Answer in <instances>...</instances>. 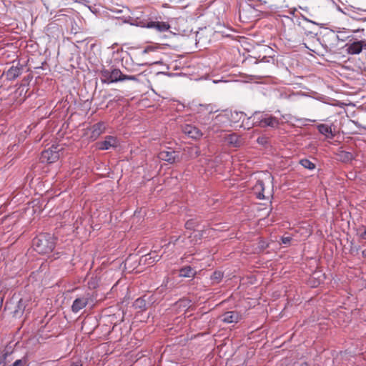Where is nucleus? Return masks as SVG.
<instances>
[{"label":"nucleus","mask_w":366,"mask_h":366,"mask_svg":"<svg viewBox=\"0 0 366 366\" xmlns=\"http://www.w3.org/2000/svg\"><path fill=\"white\" fill-rule=\"evenodd\" d=\"M56 238L50 233H40L32 240V246L39 254H49L55 248Z\"/></svg>","instance_id":"nucleus-1"},{"label":"nucleus","mask_w":366,"mask_h":366,"mask_svg":"<svg viewBox=\"0 0 366 366\" xmlns=\"http://www.w3.org/2000/svg\"><path fill=\"white\" fill-rule=\"evenodd\" d=\"M99 73L101 81L104 84H109L124 81V74H122L119 69L115 68L113 66L110 69H106L105 66H102Z\"/></svg>","instance_id":"nucleus-2"},{"label":"nucleus","mask_w":366,"mask_h":366,"mask_svg":"<svg viewBox=\"0 0 366 366\" xmlns=\"http://www.w3.org/2000/svg\"><path fill=\"white\" fill-rule=\"evenodd\" d=\"M317 40L326 51H332L338 46L337 33L334 30L327 28L324 29L322 36L318 38Z\"/></svg>","instance_id":"nucleus-3"},{"label":"nucleus","mask_w":366,"mask_h":366,"mask_svg":"<svg viewBox=\"0 0 366 366\" xmlns=\"http://www.w3.org/2000/svg\"><path fill=\"white\" fill-rule=\"evenodd\" d=\"M158 158L168 164H172L180 161L179 152L171 147L162 149L157 155Z\"/></svg>","instance_id":"nucleus-4"},{"label":"nucleus","mask_w":366,"mask_h":366,"mask_svg":"<svg viewBox=\"0 0 366 366\" xmlns=\"http://www.w3.org/2000/svg\"><path fill=\"white\" fill-rule=\"evenodd\" d=\"M157 301L154 295H144L137 298L133 303V307L139 312L146 311L149 307L152 306Z\"/></svg>","instance_id":"nucleus-5"},{"label":"nucleus","mask_w":366,"mask_h":366,"mask_svg":"<svg viewBox=\"0 0 366 366\" xmlns=\"http://www.w3.org/2000/svg\"><path fill=\"white\" fill-rule=\"evenodd\" d=\"M345 47L349 54H359L363 50H366V41L354 39L352 41H348Z\"/></svg>","instance_id":"nucleus-6"},{"label":"nucleus","mask_w":366,"mask_h":366,"mask_svg":"<svg viewBox=\"0 0 366 366\" xmlns=\"http://www.w3.org/2000/svg\"><path fill=\"white\" fill-rule=\"evenodd\" d=\"M91 298L92 295L89 292L84 293L81 296L76 297L71 305V311L75 314L78 313L88 305Z\"/></svg>","instance_id":"nucleus-7"},{"label":"nucleus","mask_w":366,"mask_h":366,"mask_svg":"<svg viewBox=\"0 0 366 366\" xmlns=\"http://www.w3.org/2000/svg\"><path fill=\"white\" fill-rule=\"evenodd\" d=\"M221 322L226 324H235L239 322L242 319V315L237 310L227 311L219 316Z\"/></svg>","instance_id":"nucleus-8"},{"label":"nucleus","mask_w":366,"mask_h":366,"mask_svg":"<svg viewBox=\"0 0 366 366\" xmlns=\"http://www.w3.org/2000/svg\"><path fill=\"white\" fill-rule=\"evenodd\" d=\"M59 158V154L56 147H51L41 152V161L51 164L57 161Z\"/></svg>","instance_id":"nucleus-9"},{"label":"nucleus","mask_w":366,"mask_h":366,"mask_svg":"<svg viewBox=\"0 0 366 366\" xmlns=\"http://www.w3.org/2000/svg\"><path fill=\"white\" fill-rule=\"evenodd\" d=\"M182 130L185 135L193 139H199L203 135V133L199 128L192 124L182 126Z\"/></svg>","instance_id":"nucleus-10"},{"label":"nucleus","mask_w":366,"mask_h":366,"mask_svg":"<svg viewBox=\"0 0 366 366\" xmlns=\"http://www.w3.org/2000/svg\"><path fill=\"white\" fill-rule=\"evenodd\" d=\"M302 19L304 21L306 22V24H302L301 26H302V29L304 30L305 34L307 36H309V35L317 36V33L314 31V30L312 29L310 25L320 26V27L323 26L322 24H320L316 21H314L312 20H310L303 15L302 16Z\"/></svg>","instance_id":"nucleus-11"},{"label":"nucleus","mask_w":366,"mask_h":366,"mask_svg":"<svg viewBox=\"0 0 366 366\" xmlns=\"http://www.w3.org/2000/svg\"><path fill=\"white\" fill-rule=\"evenodd\" d=\"M29 302V300L26 298H21L18 300L13 310L15 317H21L23 315Z\"/></svg>","instance_id":"nucleus-12"},{"label":"nucleus","mask_w":366,"mask_h":366,"mask_svg":"<svg viewBox=\"0 0 366 366\" xmlns=\"http://www.w3.org/2000/svg\"><path fill=\"white\" fill-rule=\"evenodd\" d=\"M117 139L113 136H107L105 139L99 143V149L101 150H108L111 148L117 147Z\"/></svg>","instance_id":"nucleus-13"},{"label":"nucleus","mask_w":366,"mask_h":366,"mask_svg":"<svg viewBox=\"0 0 366 366\" xmlns=\"http://www.w3.org/2000/svg\"><path fill=\"white\" fill-rule=\"evenodd\" d=\"M23 71V66L19 63L16 66H11L6 72V77L9 81H13L19 76Z\"/></svg>","instance_id":"nucleus-14"},{"label":"nucleus","mask_w":366,"mask_h":366,"mask_svg":"<svg viewBox=\"0 0 366 366\" xmlns=\"http://www.w3.org/2000/svg\"><path fill=\"white\" fill-rule=\"evenodd\" d=\"M161 256H159L155 252L149 253L146 255L142 256L139 259V264L147 266L152 265L154 263L159 261Z\"/></svg>","instance_id":"nucleus-15"},{"label":"nucleus","mask_w":366,"mask_h":366,"mask_svg":"<svg viewBox=\"0 0 366 366\" xmlns=\"http://www.w3.org/2000/svg\"><path fill=\"white\" fill-rule=\"evenodd\" d=\"M105 130L104 122H99L94 125H92L90 128L91 135L90 138L93 140L97 139Z\"/></svg>","instance_id":"nucleus-16"},{"label":"nucleus","mask_w":366,"mask_h":366,"mask_svg":"<svg viewBox=\"0 0 366 366\" xmlns=\"http://www.w3.org/2000/svg\"><path fill=\"white\" fill-rule=\"evenodd\" d=\"M335 154L337 160L343 163L350 162L355 159L353 153L345 151L341 147L337 149Z\"/></svg>","instance_id":"nucleus-17"},{"label":"nucleus","mask_w":366,"mask_h":366,"mask_svg":"<svg viewBox=\"0 0 366 366\" xmlns=\"http://www.w3.org/2000/svg\"><path fill=\"white\" fill-rule=\"evenodd\" d=\"M332 126L326 124H320L317 125L318 132L324 135L326 139H332L335 137V134L332 132Z\"/></svg>","instance_id":"nucleus-18"},{"label":"nucleus","mask_w":366,"mask_h":366,"mask_svg":"<svg viewBox=\"0 0 366 366\" xmlns=\"http://www.w3.org/2000/svg\"><path fill=\"white\" fill-rule=\"evenodd\" d=\"M145 26L149 29H155L156 30L161 32L167 31L170 27L169 25L166 22L154 21L147 22Z\"/></svg>","instance_id":"nucleus-19"},{"label":"nucleus","mask_w":366,"mask_h":366,"mask_svg":"<svg viewBox=\"0 0 366 366\" xmlns=\"http://www.w3.org/2000/svg\"><path fill=\"white\" fill-rule=\"evenodd\" d=\"M196 274V269L190 265L183 266L179 269V277H180L194 278Z\"/></svg>","instance_id":"nucleus-20"},{"label":"nucleus","mask_w":366,"mask_h":366,"mask_svg":"<svg viewBox=\"0 0 366 366\" xmlns=\"http://www.w3.org/2000/svg\"><path fill=\"white\" fill-rule=\"evenodd\" d=\"M227 144L233 147H240L242 144L241 137L235 133L229 134L225 137Z\"/></svg>","instance_id":"nucleus-21"},{"label":"nucleus","mask_w":366,"mask_h":366,"mask_svg":"<svg viewBox=\"0 0 366 366\" xmlns=\"http://www.w3.org/2000/svg\"><path fill=\"white\" fill-rule=\"evenodd\" d=\"M279 124V120L277 117L269 116L268 114H265L264 120L262 124H261V127H277Z\"/></svg>","instance_id":"nucleus-22"},{"label":"nucleus","mask_w":366,"mask_h":366,"mask_svg":"<svg viewBox=\"0 0 366 366\" xmlns=\"http://www.w3.org/2000/svg\"><path fill=\"white\" fill-rule=\"evenodd\" d=\"M337 36H338V43L340 41L344 42L346 41H352L354 39V37L352 34H350L346 29H342L341 31H337Z\"/></svg>","instance_id":"nucleus-23"},{"label":"nucleus","mask_w":366,"mask_h":366,"mask_svg":"<svg viewBox=\"0 0 366 366\" xmlns=\"http://www.w3.org/2000/svg\"><path fill=\"white\" fill-rule=\"evenodd\" d=\"M255 126H256V124L252 119V116L243 117V119L242 120V125H241L242 127H243L244 129L248 130Z\"/></svg>","instance_id":"nucleus-24"},{"label":"nucleus","mask_w":366,"mask_h":366,"mask_svg":"<svg viewBox=\"0 0 366 366\" xmlns=\"http://www.w3.org/2000/svg\"><path fill=\"white\" fill-rule=\"evenodd\" d=\"M264 115L265 114L259 111H256L252 114V119L255 122L256 126L261 127V124L263 122Z\"/></svg>","instance_id":"nucleus-25"},{"label":"nucleus","mask_w":366,"mask_h":366,"mask_svg":"<svg viewBox=\"0 0 366 366\" xmlns=\"http://www.w3.org/2000/svg\"><path fill=\"white\" fill-rule=\"evenodd\" d=\"M224 277V272L220 270H215L211 275L210 280L212 284L219 283Z\"/></svg>","instance_id":"nucleus-26"},{"label":"nucleus","mask_w":366,"mask_h":366,"mask_svg":"<svg viewBox=\"0 0 366 366\" xmlns=\"http://www.w3.org/2000/svg\"><path fill=\"white\" fill-rule=\"evenodd\" d=\"M300 164L309 170H314L316 168L315 164L308 159H302L300 160Z\"/></svg>","instance_id":"nucleus-27"},{"label":"nucleus","mask_w":366,"mask_h":366,"mask_svg":"<svg viewBox=\"0 0 366 366\" xmlns=\"http://www.w3.org/2000/svg\"><path fill=\"white\" fill-rule=\"evenodd\" d=\"M199 222L196 219H189L185 222V228L189 230H193L199 225Z\"/></svg>","instance_id":"nucleus-28"},{"label":"nucleus","mask_w":366,"mask_h":366,"mask_svg":"<svg viewBox=\"0 0 366 366\" xmlns=\"http://www.w3.org/2000/svg\"><path fill=\"white\" fill-rule=\"evenodd\" d=\"M350 11H352V13H348L347 15L351 17L352 19H355V20H357L359 21L360 20V17H358L357 16V11H364V12H366V9H362L360 8H356V7H354L352 6H350Z\"/></svg>","instance_id":"nucleus-29"},{"label":"nucleus","mask_w":366,"mask_h":366,"mask_svg":"<svg viewBox=\"0 0 366 366\" xmlns=\"http://www.w3.org/2000/svg\"><path fill=\"white\" fill-rule=\"evenodd\" d=\"M29 360L26 355L24 356L22 358L16 360L13 362L11 366H28Z\"/></svg>","instance_id":"nucleus-30"},{"label":"nucleus","mask_w":366,"mask_h":366,"mask_svg":"<svg viewBox=\"0 0 366 366\" xmlns=\"http://www.w3.org/2000/svg\"><path fill=\"white\" fill-rule=\"evenodd\" d=\"M88 287L91 290L96 289L99 286V280L97 276L92 277L87 282Z\"/></svg>","instance_id":"nucleus-31"},{"label":"nucleus","mask_w":366,"mask_h":366,"mask_svg":"<svg viewBox=\"0 0 366 366\" xmlns=\"http://www.w3.org/2000/svg\"><path fill=\"white\" fill-rule=\"evenodd\" d=\"M357 234L360 239L366 241V227L360 225L357 229Z\"/></svg>","instance_id":"nucleus-32"},{"label":"nucleus","mask_w":366,"mask_h":366,"mask_svg":"<svg viewBox=\"0 0 366 366\" xmlns=\"http://www.w3.org/2000/svg\"><path fill=\"white\" fill-rule=\"evenodd\" d=\"M9 353V347L7 346L3 354L0 355V366H6V360Z\"/></svg>","instance_id":"nucleus-33"},{"label":"nucleus","mask_w":366,"mask_h":366,"mask_svg":"<svg viewBox=\"0 0 366 366\" xmlns=\"http://www.w3.org/2000/svg\"><path fill=\"white\" fill-rule=\"evenodd\" d=\"M246 116H247V114L243 112H234V113L232 114V118L234 121L242 120L243 117H246Z\"/></svg>","instance_id":"nucleus-34"},{"label":"nucleus","mask_w":366,"mask_h":366,"mask_svg":"<svg viewBox=\"0 0 366 366\" xmlns=\"http://www.w3.org/2000/svg\"><path fill=\"white\" fill-rule=\"evenodd\" d=\"M130 60L132 62L133 66H147V65H152L157 64V61H144L140 63H134L133 59L132 57H130Z\"/></svg>","instance_id":"nucleus-35"},{"label":"nucleus","mask_w":366,"mask_h":366,"mask_svg":"<svg viewBox=\"0 0 366 366\" xmlns=\"http://www.w3.org/2000/svg\"><path fill=\"white\" fill-rule=\"evenodd\" d=\"M123 79H124V81H126V80H131V81H138L137 76H134V75L123 74Z\"/></svg>","instance_id":"nucleus-36"},{"label":"nucleus","mask_w":366,"mask_h":366,"mask_svg":"<svg viewBox=\"0 0 366 366\" xmlns=\"http://www.w3.org/2000/svg\"><path fill=\"white\" fill-rule=\"evenodd\" d=\"M291 241H292V237L290 236H287V237L283 236L281 238V242H282V244H290Z\"/></svg>","instance_id":"nucleus-37"},{"label":"nucleus","mask_w":366,"mask_h":366,"mask_svg":"<svg viewBox=\"0 0 366 366\" xmlns=\"http://www.w3.org/2000/svg\"><path fill=\"white\" fill-rule=\"evenodd\" d=\"M259 185L262 188V192H259L257 194V197L259 199H264V193H263V191H264V187H263V182H259Z\"/></svg>","instance_id":"nucleus-38"},{"label":"nucleus","mask_w":366,"mask_h":366,"mask_svg":"<svg viewBox=\"0 0 366 366\" xmlns=\"http://www.w3.org/2000/svg\"><path fill=\"white\" fill-rule=\"evenodd\" d=\"M257 142L261 145H265L267 143V138L265 137H259Z\"/></svg>","instance_id":"nucleus-39"},{"label":"nucleus","mask_w":366,"mask_h":366,"mask_svg":"<svg viewBox=\"0 0 366 366\" xmlns=\"http://www.w3.org/2000/svg\"><path fill=\"white\" fill-rule=\"evenodd\" d=\"M258 247L263 250V249H266L267 247H268V244L265 241L260 240L259 242Z\"/></svg>","instance_id":"nucleus-40"},{"label":"nucleus","mask_w":366,"mask_h":366,"mask_svg":"<svg viewBox=\"0 0 366 366\" xmlns=\"http://www.w3.org/2000/svg\"><path fill=\"white\" fill-rule=\"evenodd\" d=\"M154 51V49L153 47L152 46H147V48H145L144 50H142L141 51V55L143 56H144L146 54L149 53V51Z\"/></svg>","instance_id":"nucleus-41"},{"label":"nucleus","mask_w":366,"mask_h":366,"mask_svg":"<svg viewBox=\"0 0 366 366\" xmlns=\"http://www.w3.org/2000/svg\"><path fill=\"white\" fill-rule=\"evenodd\" d=\"M69 366H83L81 360L72 361Z\"/></svg>","instance_id":"nucleus-42"},{"label":"nucleus","mask_w":366,"mask_h":366,"mask_svg":"<svg viewBox=\"0 0 366 366\" xmlns=\"http://www.w3.org/2000/svg\"><path fill=\"white\" fill-rule=\"evenodd\" d=\"M127 63H128V61H127V60H126V65H123V66H124V67L127 71H134L135 70V69H134V68H131V69L128 68V66H127Z\"/></svg>","instance_id":"nucleus-43"},{"label":"nucleus","mask_w":366,"mask_h":366,"mask_svg":"<svg viewBox=\"0 0 366 366\" xmlns=\"http://www.w3.org/2000/svg\"><path fill=\"white\" fill-rule=\"evenodd\" d=\"M362 256L363 258L366 259V248L362 251Z\"/></svg>","instance_id":"nucleus-44"},{"label":"nucleus","mask_w":366,"mask_h":366,"mask_svg":"<svg viewBox=\"0 0 366 366\" xmlns=\"http://www.w3.org/2000/svg\"><path fill=\"white\" fill-rule=\"evenodd\" d=\"M337 10H338L339 11H340V12H342V13H343V14H347V13H346V12L343 11V10H342L340 6H338V7H337Z\"/></svg>","instance_id":"nucleus-45"},{"label":"nucleus","mask_w":366,"mask_h":366,"mask_svg":"<svg viewBox=\"0 0 366 366\" xmlns=\"http://www.w3.org/2000/svg\"><path fill=\"white\" fill-rule=\"evenodd\" d=\"M359 21H366V17H361Z\"/></svg>","instance_id":"nucleus-46"},{"label":"nucleus","mask_w":366,"mask_h":366,"mask_svg":"<svg viewBox=\"0 0 366 366\" xmlns=\"http://www.w3.org/2000/svg\"><path fill=\"white\" fill-rule=\"evenodd\" d=\"M179 239H180V237L176 238L174 242H173V244H175Z\"/></svg>","instance_id":"nucleus-47"},{"label":"nucleus","mask_w":366,"mask_h":366,"mask_svg":"<svg viewBox=\"0 0 366 366\" xmlns=\"http://www.w3.org/2000/svg\"><path fill=\"white\" fill-rule=\"evenodd\" d=\"M295 9H292V10L290 11V14H295Z\"/></svg>","instance_id":"nucleus-48"},{"label":"nucleus","mask_w":366,"mask_h":366,"mask_svg":"<svg viewBox=\"0 0 366 366\" xmlns=\"http://www.w3.org/2000/svg\"><path fill=\"white\" fill-rule=\"evenodd\" d=\"M302 366H308L307 362H304L302 364Z\"/></svg>","instance_id":"nucleus-49"},{"label":"nucleus","mask_w":366,"mask_h":366,"mask_svg":"<svg viewBox=\"0 0 366 366\" xmlns=\"http://www.w3.org/2000/svg\"><path fill=\"white\" fill-rule=\"evenodd\" d=\"M201 237H202V234H199V239H201Z\"/></svg>","instance_id":"nucleus-50"}]
</instances>
